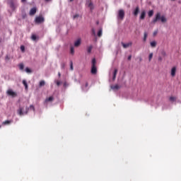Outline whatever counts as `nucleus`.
<instances>
[{
    "mask_svg": "<svg viewBox=\"0 0 181 181\" xmlns=\"http://www.w3.org/2000/svg\"><path fill=\"white\" fill-rule=\"evenodd\" d=\"M35 22L38 24L43 23L45 22V18L42 16H38L35 18Z\"/></svg>",
    "mask_w": 181,
    "mask_h": 181,
    "instance_id": "39448f33",
    "label": "nucleus"
},
{
    "mask_svg": "<svg viewBox=\"0 0 181 181\" xmlns=\"http://www.w3.org/2000/svg\"><path fill=\"white\" fill-rule=\"evenodd\" d=\"M80 18L79 14H75L73 16V19H78Z\"/></svg>",
    "mask_w": 181,
    "mask_h": 181,
    "instance_id": "bb28decb",
    "label": "nucleus"
},
{
    "mask_svg": "<svg viewBox=\"0 0 181 181\" xmlns=\"http://www.w3.org/2000/svg\"><path fill=\"white\" fill-rule=\"evenodd\" d=\"M161 56H163L165 57V56H166V52L162 51L161 52Z\"/></svg>",
    "mask_w": 181,
    "mask_h": 181,
    "instance_id": "f704fd0d",
    "label": "nucleus"
},
{
    "mask_svg": "<svg viewBox=\"0 0 181 181\" xmlns=\"http://www.w3.org/2000/svg\"><path fill=\"white\" fill-rule=\"evenodd\" d=\"M117 73H118V69H115L112 80H115V78H117Z\"/></svg>",
    "mask_w": 181,
    "mask_h": 181,
    "instance_id": "f3484780",
    "label": "nucleus"
},
{
    "mask_svg": "<svg viewBox=\"0 0 181 181\" xmlns=\"http://www.w3.org/2000/svg\"><path fill=\"white\" fill-rule=\"evenodd\" d=\"M86 6L88 8H89V9H90V11H93V9H94V5L93 4V3L91 2V1L88 0L86 1Z\"/></svg>",
    "mask_w": 181,
    "mask_h": 181,
    "instance_id": "423d86ee",
    "label": "nucleus"
},
{
    "mask_svg": "<svg viewBox=\"0 0 181 181\" xmlns=\"http://www.w3.org/2000/svg\"><path fill=\"white\" fill-rule=\"evenodd\" d=\"M98 36H99V37H101V36H103V30H100L98 32Z\"/></svg>",
    "mask_w": 181,
    "mask_h": 181,
    "instance_id": "a878e982",
    "label": "nucleus"
},
{
    "mask_svg": "<svg viewBox=\"0 0 181 181\" xmlns=\"http://www.w3.org/2000/svg\"><path fill=\"white\" fill-rule=\"evenodd\" d=\"M131 57H132L131 56H129L128 57V60H131Z\"/></svg>",
    "mask_w": 181,
    "mask_h": 181,
    "instance_id": "79ce46f5",
    "label": "nucleus"
},
{
    "mask_svg": "<svg viewBox=\"0 0 181 181\" xmlns=\"http://www.w3.org/2000/svg\"><path fill=\"white\" fill-rule=\"evenodd\" d=\"M45 81H41L40 82V87H43V86H45Z\"/></svg>",
    "mask_w": 181,
    "mask_h": 181,
    "instance_id": "c85d7f7f",
    "label": "nucleus"
},
{
    "mask_svg": "<svg viewBox=\"0 0 181 181\" xmlns=\"http://www.w3.org/2000/svg\"><path fill=\"white\" fill-rule=\"evenodd\" d=\"M158 61H159V62H162V57H158Z\"/></svg>",
    "mask_w": 181,
    "mask_h": 181,
    "instance_id": "a19ab883",
    "label": "nucleus"
},
{
    "mask_svg": "<svg viewBox=\"0 0 181 181\" xmlns=\"http://www.w3.org/2000/svg\"><path fill=\"white\" fill-rule=\"evenodd\" d=\"M176 70H177V68L176 66H173L171 69V71H170V76H171L175 77V76H176Z\"/></svg>",
    "mask_w": 181,
    "mask_h": 181,
    "instance_id": "6e6552de",
    "label": "nucleus"
},
{
    "mask_svg": "<svg viewBox=\"0 0 181 181\" xmlns=\"http://www.w3.org/2000/svg\"><path fill=\"white\" fill-rule=\"evenodd\" d=\"M71 1H73V0H70Z\"/></svg>",
    "mask_w": 181,
    "mask_h": 181,
    "instance_id": "49530a36",
    "label": "nucleus"
},
{
    "mask_svg": "<svg viewBox=\"0 0 181 181\" xmlns=\"http://www.w3.org/2000/svg\"><path fill=\"white\" fill-rule=\"evenodd\" d=\"M25 71L26 73H32V70H30V69H29L28 67L25 68Z\"/></svg>",
    "mask_w": 181,
    "mask_h": 181,
    "instance_id": "2f4dec72",
    "label": "nucleus"
},
{
    "mask_svg": "<svg viewBox=\"0 0 181 181\" xmlns=\"http://www.w3.org/2000/svg\"><path fill=\"white\" fill-rule=\"evenodd\" d=\"M96 62L95 59H92V66H91V70L90 73L92 74H97V66H95Z\"/></svg>",
    "mask_w": 181,
    "mask_h": 181,
    "instance_id": "7ed1b4c3",
    "label": "nucleus"
},
{
    "mask_svg": "<svg viewBox=\"0 0 181 181\" xmlns=\"http://www.w3.org/2000/svg\"><path fill=\"white\" fill-rule=\"evenodd\" d=\"M148 16L151 18V16H153V10H151L148 13Z\"/></svg>",
    "mask_w": 181,
    "mask_h": 181,
    "instance_id": "393cba45",
    "label": "nucleus"
},
{
    "mask_svg": "<svg viewBox=\"0 0 181 181\" xmlns=\"http://www.w3.org/2000/svg\"><path fill=\"white\" fill-rule=\"evenodd\" d=\"M17 7L18 4H15L13 2L10 3V8L12 9V11H15Z\"/></svg>",
    "mask_w": 181,
    "mask_h": 181,
    "instance_id": "f8f14e48",
    "label": "nucleus"
},
{
    "mask_svg": "<svg viewBox=\"0 0 181 181\" xmlns=\"http://www.w3.org/2000/svg\"><path fill=\"white\" fill-rule=\"evenodd\" d=\"M153 57V53L151 52L148 55V62H151L152 60V58Z\"/></svg>",
    "mask_w": 181,
    "mask_h": 181,
    "instance_id": "4be33fe9",
    "label": "nucleus"
},
{
    "mask_svg": "<svg viewBox=\"0 0 181 181\" xmlns=\"http://www.w3.org/2000/svg\"><path fill=\"white\" fill-rule=\"evenodd\" d=\"M82 89L83 91H88V83H86L85 85L82 86Z\"/></svg>",
    "mask_w": 181,
    "mask_h": 181,
    "instance_id": "2eb2a0df",
    "label": "nucleus"
},
{
    "mask_svg": "<svg viewBox=\"0 0 181 181\" xmlns=\"http://www.w3.org/2000/svg\"><path fill=\"white\" fill-rule=\"evenodd\" d=\"M29 109L28 108V106H23V107H19V109L17 110V112L18 115L22 117V115H26L28 114V110Z\"/></svg>",
    "mask_w": 181,
    "mask_h": 181,
    "instance_id": "f03ea898",
    "label": "nucleus"
},
{
    "mask_svg": "<svg viewBox=\"0 0 181 181\" xmlns=\"http://www.w3.org/2000/svg\"><path fill=\"white\" fill-rule=\"evenodd\" d=\"M81 45V39H78L76 41L74 42V47H78Z\"/></svg>",
    "mask_w": 181,
    "mask_h": 181,
    "instance_id": "ddd939ff",
    "label": "nucleus"
},
{
    "mask_svg": "<svg viewBox=\"0 0 181 181\" xmlns=\"http://www.w3.org/2000/svg\"><path fill=\"white\" fill-rule=\"evenodd\" d=\"M45 1H50V0H45Z\"/></svg>",
    "mask_w": 181,
    "mask_h": 181,
    "instance_id": "a18cd8bd",
    "label": "nucleus"
},
{
    "mask_svg": "<svg viewBox=\"0 0 181 181\" xmlns=\"http://www.w3.org/2000/svg\"><path fill=\"white\" fill-rule=\"evenodd\" d=\"M170 101L171 103H175V101H176V98L173 96L170 97Z\"/></svg>",
    "mask_w": 181,
    "mask_h": 181,
    "instance_id": "b1692460",
    "label": "nucleus"
},
{
    "mask_svg": "<svg viewBox=\"0 0 181 181\" xmlns=\"http://www.w3.org/2000/svg\"><path fill=\"white\" fill-rule=\"evenodd\" d=\"M11 122H12L10 120H6L2 124H3V125H9V124H11Z\"/></svg>",
    "mask_w": 181,
    "mask_h": 181,
    "instance_id": "5701e85b",
    "label": "nucleus"
},
{
    "mask_svg": "<svg viewBox=\"0 0 181 181\" xmlns=\"http://www.w3.org/2000/svg\"><path fill=\"white\" fill-rule=\"evenodd\" d=\"M30 108L33 110V111H35V107H33V105H30Z\"/></svg>",
    "mask_w": 181,
    "mask_h": 181,
    "instance_id": "ea45409f",
    "label": "nucleus"
},
{
    "mask_svg": "<svg viewBox=\"0 0 181 181\" xmlns=\"http://www.w3.org/2000/svg\"><path fill=\"white\" fill-rule=\"evenodd\" d=\"M146 15V13L145 12V11H143L141 13V16H140V19H145V16Z\"/></svg>",
    "mask_w": 181,
    "mask_h": 181,
    "instance_id": "dca6fc26",
    "label": "nucleus"
},
{
    "mask_svg": "<svg viewBox=\"0 0 181 181\" xmlns=\"http://www.w3.org/2000/svg\"><path fill=\"white\" fill-rule=\"evenodd\" d=\"M55 82H56V84H57V86H60V84H62V82H60V81H55Z\"/></svg>",
    "mask_w": 181,
    "mask_h": 181,
    "instance_id": "e433bc0d",
    "label": "nucleus"
},
{
    "mask_svg": "<svg viewBox=\"0 0 181 181\" xmlns=\"http://www.w3.org/2000/svg\"><path fill=\"white\" fill-rule=\"evenodd\" d=\"M91 50H93V46L88 47L87 49L88 53H91Z\"/></svg>",
    "mask_w": 181,
    "mask_h": 181,
    "instance_id": "cd10ccee",
    "label": "nucleus"
},
{
    "mask_svg": "<svg viewBox=\"0 0 181 181\" xmlns=\"http://www.w3.org/2000/svg\"><path fill=\"white\" fill-rule=\"evenodd\" d=\"M150 45L152 47H156V45H158V43L156 42V41H152L150 42Z\"/></svg>",
    "mask_w": 181,
    "mask_h": 181,
    "instance_id": "a211bd4d",
    "label": "nucleus"
},
{
    "mask_svg": "<svg viewBox=\"0 0 181 181\" xmlns=\"http://www.w3.org/2000/svg\"><path fill=\"white\" fill-rule=\"evenodd\" d=\"M71 54H74V47H71Z\"/></svg>",
    "mask_w": 181,
    "mask_h": 181,
    "instance_id": "473e14b6",
    "label": "nucleus"
},
{
    "mask_svg": "<svg viewBox=\"0 0 181 181\" xmlns=\"http://www.w3.org/2000/svg\"><path fill=\"white\" fill-rule=\"evenodd\" d=\"M122 46H123L124 49H128V47H131L132 46V42L128 43L122 42Z\"/></svg>",
    "mask_w": 181,
    "mask_h": 181,
    "instance_id": "1a4fd4ad",
    "label": "nucleus"
},
{
    "mask_svg": "<svg viewBox=\"0 0 181 181\" xmlns=\"http://www.w3.org/2000/svg\"><path fill=\"white\" fill-rule=\"evenodd\" d=\"M124 16H125V11H124V10L122 9L119 10L117 13V19L122 21Z\"/></svg>",
    "mask_w": 181,
    "mask_h": 181,
    "instance_id": "20e7f679",
    "label": "nucleus"
},
{
    "mask_svg": "<svg viewBox=\"0 0 181 181\" xmlns=\"http://www.w3.org/2000/svg\"><path fill=\"white\" fill-rule=\"evenodd\" d=\"M92 33L94 35V36H95V29H92Z\"/></svg>",
    "mask_w": 181,
    "mask_h": 181,
    "instance_id": "58836bf2",
    "label": "nucleus"
},
{
    "mask_svg": "<svg viewBox=\"0 0 181 181\" xmlns=\"http://www.w3.org/2000/svg\"><path fill=\"white\" fill-rule=\"evenodd\" d=\"M23 84L25 86V90H28V82H26V80L23 81Z\"/></svg>",
    "mask_w": 181,
    "mask_h": 181,
    "instance_id": "412c9836",
    "label": "nucleus"
},
{
    "mask_svg": "<svg viewBox=\"0 0 181 181\" xmlns=\"http://www.w3.org/2000/svg\"><path fill=\"white\" fill-rule=\"evenodd\" d=\"M159 21L161 23H166V22H168V18H166V16H162L160 12H158L155 15L151 23H156V22H159Z\"/></svg>",
    "mask_w": 181,
    "mask_h": 181,
    "instance_id": "f257e3e1",
    "label": "nucleus"
},
{
    "mask_svg": "<svg viewBox=\"0 0 181 181\" xmlns=\"http://www.w3.org/2000/svg\"><path fill=\"white\" fill-rule=\"evenodd\" d=\"M21 2H26V0H21Z\"/></svg>",
    "mask_w": 181,
    "mask_h": 181,
    "instance_id": "37998d69",
    "label": "nucleus"
},
{
    "mask_svg": "<svg viewBox=\"0 0 181 181\" xmlns=\"http://www.w3.org/2000/svg\"><path fill=\"white\" fill-rule=\"evenodd\" d=\"M58 76H59V77H60V76H61L60 72L58 73Z\"/></svg>",
    "mask_w": 181,
    "mask_h": 181,
    "instance_id": "c03bdc74",
    "label": "nucleus"
},
{
    "mask_svg": "<svg viewBox=\"0 0 181 181\" xmlns=\"http://www.w3.org/2000/svg\"><path fill=\"white\" fill-rule=\"evenodd\" d=\"M7 95H11V97H16L17 94L16 92L13 91L12 89H8L6 92Z\"/></svg>",
    "mask_w": 181,
    "mask_h": 181,
    "instance_id": "0eeeda50",
    "label": "nucleus"
},
{
    "mask_svg": "<svg viewBox=\"0 0 181 181\" xmlns=\"http://www.w3.org/2000/svg\"><path fill=\"white\" fill-rule=\"evenodd\" d=\"M158 35V30H155L153 33V36H156Z\"/></svg>",
    "mask_w": 181,
    "mask_h": 181,
    "instance_id": "4c0bfd02",
    "label": "nucleus"
},
{
    "mask_svg": "<svg viewBox=\"0 0 181 181\" xmlns=\"http://www.w3.org/2000/svg\"><path fill=\"white\" fill-rule=\"evenodd\" d=\"M119 88L120 87L118 85H115V86H111L112 90H119Z\"/></svg>",
    "mask_w": 181,
    "mask_h": 181,
    "instance_id": "6ab92c4d",
    "label": "nucleus"
},
{
    "mask_svg": "<svg viewBox=\"0 0 181 181\" xmlns=\"http://www.w3.org/2000/svg\"><path fill=\"white\" fill-rule=\"evenodd\" d=\"M31 39H32V40H36L37 39V37H36V35H33L31 36Z\"/></svg>",
    "mask_w": 181,
    "mask_h": 181,
    "instance_id": "7c9ffc66",
    "label": "nucleus"
},
{
    "mask_svg": "<svg viewBox=\"0 0 181 181\" xmlns=\"http://www.w3.org/2000/svg\"><path fill=\"white\" fill-rule=\"evenodd\" d=\"M25 68V66L23 65V64H21L19 65V69L20 70H23V69Z\"/></svg>",
    "mask_w": 181,
    "mask_h": 181,
    "instance_id": "c756f323",
    "label": "nucleus"
},
{
    "mask_svg": "<svg viewBox=\"0 0 181 181\" xmlns=\"http://www.w3.org/2000/svg\"><path fill=\"white\" fill-rule=\"evenodd\" d=\"M147 37H148V33L145 32L144 34V38H143L144 42H146Z\"/></svg>",
    "mask_w": 181,
    "mask_h": 181,
    "instance_id": "aec40b11",
    "label": "nucleus"
},
{
    "mask_svg": "<svg viewBox=\"0 0 181 181\" xmlns=\"http://www.w3.org/2000/svg\"><path fill=\"white\" fill-rule=\"evenodd\" d=\"M54 100V98H53V96L47 98L45 100V104H48V103H52V102H53Z\"/></svg>",
    "mask_w": 181,
    "mask_h": 181,
    "instance_id": "9d476101",
    "label": "nucleus"
},
{
    "mask_svg": "<svg viewBox=\"0 0 181 181\" xmlns=\"http://www.w3.org/2000/svg\"><path fill=\"white\" fill-rule=\"evenodd\" d=\"M21 52H23V53L25 52V46H23V45H21Z\"/></svg>",
    "mask_w": 181,
    "mask_h": 181,
    "instance_id": "72a5a7b5",
    "label": "nucleus"
},
{
    "mask_svg": "<svg viewBox=\"0 0 181 181\" xmlns=\"http://www.w3.org/2000/svg\"><path fill=\"white\" fill-rule=\"evenodd\" d=\"M138 13H139V6H137V7L134 9V12H133V15H134V16H138Z\"/></svg>",
    "mask_w": 181,
    "mask_h": 181,
    "instance_id": "4468645a",
    "label": "nucleus"
},
{
    "mask_svg": "<svg viewBox=\"0 0 181 181\" xmlns=\"http://www.w3.org/2000/svg\"><path fill=\"white\" fill-rule=\"evenodd\" d=\"M37 11V8H36V7H34L30 9L29 13L31 16H33V15H35V13H36Z\"/></svg>",
    "mask_w": 181,
    "mask_h": 181,
    "instance_id": "9b49d317",
    "label": "nucleus"
},
{
    "mask_svg": "<svg viewBox=\"0 0 181 181\" xmlns=\"http://www.w3.org/2000/svg\"><path fill=\"white\" fill-rule=\"evenodd\" d=\"M70 69L71 70H74V69L73 68V62H70Z\"/></svg>",
    "mask_w": 181,
    "mask_h": 181,
    "instance_id": "c9c22d12",
    "label": "nucleus"
}]
</instances>
